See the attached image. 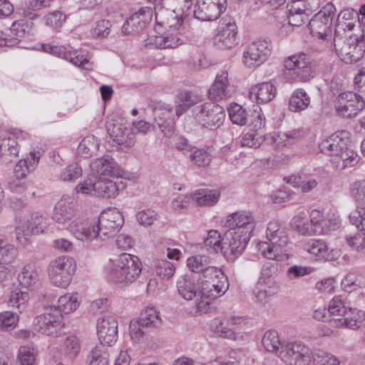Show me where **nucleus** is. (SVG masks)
<instances>
[{
    "label": "nucleus",
    "instance_id": "nucleus-12",
    "mask_svg": "<svg viewBox=\"0 0 365 365\" xmlns=\"http://www.w3.org/2000/svg\"><path fill=\"white\" fill-rule=\"evenodd\" d=\"M124 219L121 212L115 207L104 210L99 216L96 230L98 238L105 240L115 235L122 225Z\"/></svg>",
    "mask_w": 365,
    "mask_h": 365
},
{
    "label": "nucleus",
    "instance_id": "nucleus-18",
    "mask_svg": "<svg viewBox=\"0 0 365 365\" xmlns=\"http://www.w3.org/2000/svg\"><path fill=\"white\" fill-rule=\"evenodd\" d=\"M227 0H197L193 14L202 21L216 20L227 9Z\"/></svg>",
    "mask_w": 365,
    "mask_h": 365
},
{
    "label": "nucleus",
    "instance_id": "nucleus-44",
    "mask_svg": "<svg viewBox=\"0 0 365 365\" xmlns=\"http://www.w3.org/2000/svg\"><path fill=\"white\" fill-rule=\"evenodd\" d=\"M178 293L186 300L196 298L200 300V292L197 294L195 284L189 279L182 277L177 282Z\"/></svg>",
    "mask_w": 365,
    "mask_h": 365
},
{
    "label": "nucleus",
    "instance_id": "nucleus-37",
    "mask_svg": "<svg viewBox=\"0 0 365 365\" xmlns=\"http://www.w3.org/2000/svg\"><path fill=\"white\" fill-rule=\"evenodd\" d=\"M192 200L202 207H211L217 203L220 192L217 190L199 189L192 193Z\"/></svg>",
    "mask_w": 365,
    "mask_h": 365
},
{
    "label": "nucleus",
    "instance_id": "nucleus-7",
    "mask_svg": "<svg viewBox=\"0 0 365 365\" xmlns=\"http://www.w3.org/2000/svg\"><path fill=\"white\" fill-rule=\"evenodd\" d=\"M76 268L73 258L68 256L58 257L50 262L48 275L55 286L66 288L70 284Z\"/></svg>",
    "mask_w": 365,
    "mask_h": 365
},
{
    "label": "nucleus",
    "instance_id": "nucleus-9",
    "mask_svg": "<svg viewBox=\"0 0 365 365\" xmlns=\"http://www.w3.org/2000/svg\"><path fill=\"white\" fill-rule=\"evenodd\" d=\"M335 49L339 57L345 63H352L359 61L365 52V43L356 36L349 38L334 39Z\"/></svg>",
    "mask_w": 365,
    "mask_h": 365
},
{
    "label": "nucleus",
    "instance_id": "nucleus-41",
    "mask_svg": "<svg viewBox=\"0 0 365 365\" xmlns=\"http://www.w3.org/2000/svg\"><path fill=\"white\" fill-rule=\"evenodd\" d=\"M29 296L26 292L16 288L11 292L7 302L9 307L16 309L19 313L24 312L27 307Z\"/></svg>",
    "mask_w": 365,
    "mask_h": 365
},
{
    "label": "nucleus",
    "instance_id": "nucleus-26",
    "mask_svg": "<svg viewBox=\"0 0 365 365\" xmlns=\"http://www.w3.org/2000/svg\"><path fill=\"white\" fill-rule=\"evenodd\" d=\"M76 205L71 197L63 196L56 204L52 219L66 226L76 215Z\"/></svg>",
    "mask_w": 365,
    "mask_h": 365
},
{
    "label": "nucleus",
    "instance_id": "nucleus-39",
    "mask_svg": "<svg viewBox=\"0 0 365 365\" xmlns=\"http://www.w3.org/2000/svg\"><path fill=\"white\" fill-rule=\"evenodd\" d=\"M288 7L287 20L289 25L300 26L308 21L309 15L303 11L300 0H292V2L288 4Z\"/></svg>",
    "mask_w": 365,
    "mask_h": 365
},
{
    "label": "nucleus",
    "instance_id": "nucleus-35",
    "mask_svg": "<svg viewBox=\"0 0 365 365\" xmlns=\"http://www.w3.org/2000/svg\"><path fill=\"white\" fill-rule=\"evenodd\" d=\"M96 186V196L106 198H115L118 195L120 190L125 187L122 181L118 182L111 180L98 178Z\"/></svg>",
    "mask_w": 365,
    "mask_h": 365
},
{
    "label": "nucleus",
    "instance_id": "nucleus-23",
    "mask_svg": "<svg viewBox=\"0 0 365 365\" xmlns=\"http://www.w3.org/2000/svg\"><path fill=\"white\" fill-rule=\"evenodd\" d=\"M152 16V8H141L126 20L122 26V31L127 35L138 33L150 22Z\"/></svg>",
    "mask_w": 365,
    "mask_h": 365
},
{
    "label": "nucleus",
    "instance_id": "nucleus-58",
    "mask_svg": "<svg viewBox=\"0 0 365 365\" xmlns=\"http://www.w3.org/2000/svg\"><path fill=\"white\" fill-rule=\"evenodd\" d=\"M222 241L223 236L221 237L218 231L211 230L208 232L204 242L206 247L212 249L215 253L220 252L223 254Z\"/></svg>",
    "mask_w": 365,
    "mask_h": 365
},
{
    "label": "nucleus",
    "instance_id": "nucleus-31",
    "mask_svg": "<svg viewBox=\"0 0 365 365\" xmlns=\"http://www.w3.org/2000/svg\"><path fill=\"white\" fill-rule=\"evenodd\" d=\"M276 95V88L270 82H263L252 86L249 91L250 100L257 103H267Z\"/></svg>",
    "mask_w": 365,
    "mask_h": 365
},
{
    "label": "nucleus",
    "instance_id": "nucleus-48",
    "mask_svg": "<svg viewBox=\"0 0 365 365\" xmlns=\"http://www.w3.org/2000/svg\"><path fill=\"white\" fill-rule=\"evenodd\" d=\"M169 141L168 145L172 148L182 153V155L188 157L194 146L189 143V140L182 135H170L168 137Z\"/></svg>",
    "mask_w": 365,
    "mask_h": 365
},
{
    "label": "nucleus",
    "instance_id": "nucleus-1",
    "mask_svg": "<svg viewBox=\"0 0 365 365\" xmlns=\"http://www.w3.org/2000/svg\"><path fill=\"white\" fill-rule=\"evenodd\" d=\"M306 135V130L302 128L267 135H264L262 132L249 130L242 133L240 142L242 147L258 148L264 141L275 149H281L297 143Z\"/></svg>",
    "mask_w": 365,
    "mask_h": 365
},
{
    "label": "nucleus",
    "instance_id": "nucleus-16",
    "mask_svg": "<svg viewBox=\"0 0 365 365\" xmlns=\"http://www.w3.org/2000/svg\"><path fill=\"white\" fill-rule=\"evenodd\" d=\"M28 133L21 130L14 129L8 136L1 139L0 143V160L2 163L9 164L15 162L19 153L18 140L28 138Z\"/></svg>",
    "mask_w": 365,
    "mask_h": 365
},
{
    "label": "nucleus",
    "instance_id": "nucleus-19",
    "mask_svg": "<svg viewBox=\"0 0 365 365\" xmlns=\"http://www.w3.org/2000/svg\"><path fill=\"white\" fill-rule=\"evenodd\" d=\"M309 222L300 216L294 217L292 224L302 235H324V219L322 213L317 210H313L309 215Z\"/></svg>",
    "mask_w": 365,
    "mask_h": 365
},
{
    "label": "nucleus",
    "instance_id": "nucleus-55",
    "mask_svg": "<svg viewBox=\"0 0 365 365\" xmlns=\"http://www.w3.org/2000/svg\"><path fill=\"white\" fill-rule=\"evenodd\" d=\"M175 114L178 117L196 103V98L190 92H182L177 96Z\"/></svg>",
    "mask_w": 365,
    "mask_h": 365
},
{
    "label": "nucleus",
    "instance_id": "nucleus-53",
    "mask_svg": "<svg viewBox=\"0 0 365 365\" xmlns=\"http://www.w3.org/2000/svg\"><path fill=\"white\" fill-rule=\"evenodd\" d=\"M79 306L78 298L75 294L70 293L66 294L58 298V307H56L60 313L62 314H70L75 311Z\"/></svg>",
    "mask_w": 365,
    "mask_h": 365
},
{
    "label": "nucleus",
    "instance_id": "nucleus-50",
    "mask_svg": "<svg viewBox=\"0 0 365 365\" xmlns=\"http://www.w3.org/2000/svg\"><path fill=\"white\" fill-rule=\"evenodd\" d=\"M240 322L238 317L225 319L216 327V333L222 338L234 339L235 334L234 327Z\"/></svg>",
    "mask_w": 365,
    "mask_h": 365
},
{
    "label": "nucleus",
    "instance_id": "nucleus-36",
    "mask_svg": "<svg viewBox=\"0 0 365 365\" xmlns=\"http://www.w3.org/2000/svg\"><path fill=\"white\" fill-rule=\"evenodd\" d=\"M40 158L39 153L31 152L29 157L19 160L14 167V175L16 179L25 178L29 173L34 170Z\"/></svg>",
    "mask_w": 365,
    "mask_h": 365
},
{
    "label": "nucleus",
    "instance_id": "nucleus-10",
    "mask_svg": "<svg viewBox=\"0 0 365 365\" xmlns=\"http://www.w3.org/2000/svg\"><path fill=\"white\" fill-rule=\"evenodd\" d=\"M336 8L331 3H327L309 21V29L313 36L327 39L331 35L332 20L335 16Z\"/></svg>",
    "mask_w": 365,
    "mask_h": 365
},
{
    "label": "nucleus",
    "instance_id": "nucleus-47",
    "mask_svg": "<svg viewBox=\"0 0 365 365\" xmlns=\"http://www.w3.org/2000/svg\"><path fill=\"white\" fill-rule=\"evenodd\" d=\"M339 160L336 162V167L340 170L351 168L356 165L360 159L356 152L346 147L337 156Z\"/></svg>",
    "mask_w": 365,
    "mask_h": 365
},
{
    "label": "nucleus",
    "instance_id": "nucleus-30",
    "mask_svg": "<svg viewBox=\"0 0 365 365\" xmlns=\"http://www.w3.org/2000/svg\"><path fill=\"white\" fill-rule=\"evenodd\" d=\"M107 130L113 141L118 145L130 148L135 143V135L122 123H111L107 126Z\"/></svg>",
    "mask_w": 365,
    "mask_h": 365
},
{
    "label": "nucleus",
    "instance_id": "nucleus-54",
    "mask_svg": "<svg viewBox=\"0 0 365 365\" xmlns=\"http://www.w3.org/2000/svg\"><path fill=\"white\" fill-rule=\"evenodd\" d=\"M108 353L103 346H96L88 355V365H108Z\"/></svg>",
    "mask_w": 365,
    "mask_h": 365
},
{
    "label": "nucleus",
    "instance_id": "nucleus-14",
    "mask_svg": "<svg viewBox=\"0 0 365 365\" xmlns=\"http://www.w3.org/2000/svg\"><path fill=\"white\" fill-rule=\"evenodd\" d=\"M279 357L287 365H308L312 359V351L301 342H289L282 346Z\"/></svg>",
    "mask_w": 365,
    "mask_h": 365
},
{
    "label": "nucleus",
    "instance_id": "nucleus-21",
    "mask_svg": "<svg viewBox=\"0 0 365 365\" xmlns=\"http://www.w3.org/2000/svg\"><path fill=\"white\" fill-rule=\"evenodd\" d=\"M154 121L165 137H170L175 129L173 121V106L162 102L154 103Z\"/></svg>",
    "mask_w": 365,
    "mask_h": 365
},
{
    "label": "nucleus",
    "instance_id": "nucleus-49",
    "mask_svg": "<svg viewBox=\"0 0 365 365\" xmlns=\"http://www.w3.org/2000/svg\"><path fill=\"white\" fill-rule=\"evenodd\" d=\"M99 145L98 140L94 135H87L80 143L78 152L83 158H89L98 151Z\"/></svg>",
    "mask_w": 365,
    "mask_h": 365
},
{
    "label": "nucleus",
    "instance_id": "nucleus-5",
    "mask_svg": "<svg viewBox=\"0 0 365 365\" xmlns=\"http://www.w3.org/2000/svg\"><path fill=\"white\" fill-rule=\"evenodd\" d=\"M284 64L286 76L292 82H308L314 77L312 60L305 53L299 52L289 56Z\"/></svg>",
    "mask_w": 365,
    "mask_h": 365
},
{
    "label": "nucleus",
    "instance_id": "nucleus-43",
    "mask_svg": "<svg viewBox=\"0 0 365 365\" xmlns=\"http://www.w3.org/2000/svg\"><path fill=\"white\" fill-rule=\"evenodd\" d=\"M262 343L267 351L276 353L278 356L282 346L285 345L280 341L278 332L273 329L268 330L264 334Z\"/></svg>",
    "mask_w": 365,
    "mask_h": 365
},
{
    "label": "nucleus",
    "instance_id": "nucleus-15",
    "mask_svg": "<svg viewBox=\"0 0 365 365\" xmlns=\"http://www.w3.org/2000/svg\"><path fill=\"white\" fill-rule=\"evenodd\" d=\"M365 102L361 96L352 91L340 93L335 102L337 114L344 118H352L362 110Z\"/></svg>",
    "mask_w": 365,
    "mask_h": 365
},
{
    "label": "nucleus",
    "instance_id": "nucleus-56",
    "mask_svg": "<svg viewBox=\"0 0 365 365\" xmlns=\"http://www.w3.org/2000/svg\"><path fill=\"white\" fill-rule=\"evenodd\" d=\"M312 359L314 365H339V360L333 354L323 350L312 351Z\"/></svg>",
    "mask_w": 365,
    "mask_h": 365
},
{
    "label": "nucleus",
    "instance_id": "nucleus-29",
    "mask_svg": "<svg viewBox=\"0 0 365 365\" xmlns=\"http://www.w3.org/2000/svg\"><path fill=\"white\" fill-rule=\"evenodd\" d=\"M93 172L101 175L110 177H120L122 170L113 158L109 155H103L100 158L93 160L91 163Z\"/></svg>",
    "mask_w": 365,
    "mask_h": 365
},
{
    "label": "nucleus",
    "instance_id": "nucleus-27",
    "mask_svg": "<svg viewBox=\"0 0 365 365\" xmlns=\"http://www.w3.org/2000/svg\"><path fill=\"white\" fill-rule=\"evenodd\" d=\"M364 320V312L355 308H348L341 318L330 319L329 322L335 327L356 329L361 326Z\"/></svg>",
    "mask_w": 365,
    "mask_h": 365
},
{
    "label": "nucleus",
    "instance_id": "nucleus-61",
    "mask_svg": "<svg viewBox=\"0 0 365 365\" xmlns=\"http://www.w3.org/2000/svg\"><path fill=\"white\" fill-rule=\"evenodd\" d=\"M111 28V23L107 19H101L96 21L92 27L91 36L96 39H101L107 37Z\"/></svg>",
    "mask_w": 365,
    "mask_h": 365
},
{
    "label": "nucleus",
    "instance_id": "nucleus-40",
    "mask_svg": "<svg viewBox=\"0 0 365 365\" xmlns=\"http://www.w3.org/2000/svg\"><path fill=\"white\" fill-rule=\"evenodd\" d=\"M212 152V149L210 147L198 148L194 146V149L192 150L188 158L193 165L204 168L208 166L211 163Z\"/></svg>",
    "mask_w": 365,
    "mask_h": 365
},
{
    "label": "nucleus",
    "instance_id": "nucleus-63",
    "mask_svg": "<svg viewBox=\"0 0 365 365\" xmlns=\"http://www.w3.org/2000/svg\"><path fill=\"white\" fill-rule=\"evenodd\" d=\"M81 344L75 335L67 336L64 341V353L71 359H75L79 354Z\"/></svg>",
    "mask_w": 365,
    "mask_h": 365
},
{
    "label": "nucleus",
    "instance_id": "nucleus-62",
    "mask_svg": "<svg viewBox=\"0 0 365 365\" xmlns=\"http://www.w3.org/2000/svg\"><path fill=\"white\" fill-rule=\"evenodd\" d=\"M46 26L58 29L63 26L66 20V16L60 11H53L48 13L43 17Z\"/></svg>",
    "mask_w": 365,
    "mask_h": 365
},
{
    "label": "nucleus",
    "instance_id": "nucleus-22",
    "mask_svg": "<svg viewBox=\"0 0 365 365\" xmlns=\"http://www.w3.org/2000/svg\"><path fill=\"white\" fill-rule=\"evenodd\" d=\"M350 133L345 130H338L329 138L324 139L319 148L322 153L336 157L344 149L346 148L349 142Z\"/></svg>",
    "mask_w": 365,
    "mask_h": 365
},
{
    "label": "nucleus",
    "instance_id": "nucleus-32",
    "mask_svg": "<svg viewBox=\"0 0 365 365\" xmlns=\"http://www.w3.org/2000/svg\"><path fill=\"white\" fill-rule=\"evenodd\" d=\"M66 225V229L77 239L91 242L97 239L99 234L97 233L94 226H86L83 222L78 220H71Z\"/></svg>",
    "mask_w": 365,
    "mask_h": 365
},
{
    "label": "nucleus",
    "instance_id": "nucleus-42",
    "mask_svg": "<svg viewBox=\"0 0 365 365\" xmlns=\"http://www.w3.org/2000/svg\"><path fill=\"white\" fill-rule=\"evenodd\" d=\"M310 103V98L303 89H297L292 94L289 108L292 112H299L305 110Z\"/></svg>",
    "mask_w": 365,
    "mask_h": 365
},
{
    "label": "nucleus",
    "instance_id": "nucleus-33",
    "mask_svg": "<svg viewBox=\"0 0 365 365\" xmlns=\"http://www.w3.org/2000/svg\"><path fill=\"white\" fill-rule=\"evenodd\" d=\"M157 24L168 30H179L183 20L182 17L175 14L174 11L160 8L155 12Z\"/></svg>",
    "mask_w": 365,
    "mask_h": 365
},
{
    "label": "nucleus",
    "instance_id": "nucleus-11",
    "mask_svg": "<svg viewBox=\"0 0 365 365\" xmlns=\"http://www.w3.org/2000/svg\"><path fill=\"white\" fill-rule=\"evenodd\" d=\"M63 323V314L54 306L45 307V312L34 320V328L36 331L48 336L56 335Z\"/></svg>",
    "mask_w": 365,
    "mask_h": 365
},
{
    "label": "nucleus",
    "instance_id": "nucleus-60",
    "mask_svg": "<svg viewBox=\"0 0 365 365\" xmlns=\"http://www.w3.org/2000/svg\"><path fill=\"white\" fill-rule=\"evenodd\" d=\"M228 113L230 118L233 123L239 125H243L247 123V112L240 105L237 103L231 104L228 108Z\"/></svg>",
    "mask_w": 365,
    "mask_h": 365
},
{
    "label": "nucleus",
    "instance_id": "nucleus-46",
    "mask_svg": "<svg viewBox=\"0 0 365 365\" xmlns=\"http://www.w3.org/2000/svg\"><path fill=\"white\" fill-rule=\"evenodd\" d=\"M53 1L54 0H26L23 15L31 20L36 19L38 17L36 11L51 6Z\"/></svg>",
    "mask_w": 365,
    "mask_h": 365
},
{
    "label": "nucleus",
    "instance_id": "nucleus-8",
    "mask_svg": "<svg viewBox=\"0 0 365 365\" xmlns=\"http://www.w3.org/2000/svg\"><path fill=\"white\" fill-rule=\"evenodd\" d=\"M194 113L197 121L204 128L210 130L220 128L225 119L224 108L214 102L197 106Z\"/></svg>",
    "mask_w": 365,
    "mask_h": 365
},
{
    "label": "nucleus",
    "instance_id": "nucleus-17",
    "mask_svg": "<svg viewBox=\"0 0 365 365\" xmlns=\"http://www.w3.org/2000/svg\"><path fill=\"white\" fill-rule=\"evenodd\" d=\"M251 237L235 230H228L223 235V255L229 261H234L245 249Z\"/></svg>",
    "mask_w": 365,
    "mask_h": 365
},
{
    "label": "nucleus",
    "instance_id": "nucleus-4",
    "mask_svg": "<svg viewBox=\"0 0 365 365\" xmlns=\"http://www.w3.org/2000/svg\"><path fill=\"white\" fill-rule=\"evenodd\" d=\"M266 237L268 242H259L257 245L258 252L269 259L277 261L283 259V255L279 250L290 243L287 228L278 221H271L267 227Z\"/></svg>",
    "mask_w": 365,
    "mask_h": 365
},
{
    "label": "nucleus",
    "instance_id": "nucleus-24",
    "mask_svg": "<svg viewBox=\"0 0 365 365\" xmlns=\"http://www.w3.org/2000/svg\"><path fill=\"white\" fill-rule=\"evenodd\" d=\"M237 34L235 19L230 16L225 17L216 36L217 45L222 49L234 47L237 44Z\"/></svg>",
    "mask_w": 365,
    "mask_h": 365
},
{
    "label": "nucleus",
    "instance_id": "nucleus-6",
    "mask_svg": "<svg viewBox=\"0 0 365 365\" xmlns=\"http://www.w3.org/2000/svg\"><path fill=\"white\" fill-rule=\"evenodd\" d=\"M16 221V238L21 245H27L31 235H38L44 231L45 217L38 212H33L28 216L19 215Z\"/></svg>",
    "mask_w": 365,
    "mask_h": 365
},
{
    "label": "nucleus",
    "instance_id": "nucleus-28",
    "mask_svg": "<svg viewBox=\"0 0 365 365\" xmlns=\"http://www.w3.org/2000/svg\"><path fill=\"white\" fill-rule=\"evenodd\" d=\"M41 47L43 51L62 58L76 66L83 67L88 63V60L83 56L78 55L77 51H66V48L63 46L44 43L42 44Z\"/></svg>",
    "mask_w": 365,
    "mask_h": 365
},
{
    "label": "nucleus",
    "instance_id": "nucleus-20",
    "mask_svg": "<svg viewBox=\"0 0 365 365\" xmlns=\"http://www.w3.org/2000/svg\"><path fill=\"white\" fill-rule=\"evenodd\" d=\"M257 225V221L250 212H236L229 215L225 227L247 236L251 237Z\"/></svg>",
    "mask_w": 365,
    "mask_h": 365
},
{
    "label": "nucleus",
    "instance_id": "nucleus-51",
    "mask_svg": "<svg viewBox=\"0 0 365 365\" xmlns=\"http://www.w3.org/2000/svg\"><path fill=\"white\" fill-rule=\"evenodd\" d=\"M304 249L307 252L318 257L319 259H327L328 247L324 240H310L304 245Z\"/></svg>",
    "mask_w": 365,
    "mask_h": 365
},
{
    "label": "nucleus",
    "instance_id": "nucleus-34",
    "mask_svg": "<svg viewBox=\"0 0 365 365\" xmlns=\"http://www.w3.org/2000/svg\"><path fill=\"white\" fill-rule=\"evenodd\" d=\"M229 86L227 71H220L217 74L215 81L209 89L208 95L210 98L217 100L227 98L229 96Z\"/></svg>",
    "mask_w": 365,
    "mask_h": 365
},
{
    "label": "nucleus",
    "instance_id": "nucleus-52",
    "mask_svg": "<svg viewBox=\"0 0 365 365\" xmlns=\"http://www.w3.org/2000/svg\"><path fill=\"white\" fill-rule=\"evenodd\" d=\"M154 271L157 276L163 279L171 278L175 272V265L173 262L165 259H158L154 265Z\"/></svg>",
    "mask_w": 365,
    "mask_h": 365
},
{
    "label": "nucleus",
    "instance_id": "nucleus-64",
    "mask_svg": "<svg viewBox=\"0 0 365 365\" xmlns=\"http://www.w3.org/2000/svg\"><path fill=\"white\" fill-rule=\"evenodd\" d=\"M129 331L130 337L135 342H140L142 341L144 336L150 331V330L145 326H143L138 319L130 322Z\"/></svg>",
    "mask_w": 365,
    "mask_h": 365
},
{
    "label": "nucleus",
    "instance_id": "nucleus-2",
    "mask_svg": "<svg viewBox=\"0 0 365 365\" xmlns=\"http://www.w3.org/2000/svg\"><path fill=\"white\" fill-rule=\"evenodd\" d=\"M200 300L197 299V308L200 312H207L212 299L224 294L229 288L227 276L216 267H209L200 277Z\"/></svg>",
    "mask_w": 365,
    "mask_h": 365
},
{
    "label": "nucleus",
    "instance_id": "nucleus-13",
    "mask_svg": "<svg viewBox=\"0 0 365 365\" xmlns=\"http://www.w3.org/2000/svg\"><path fill=\"white\" fill-rule=\"evenodd\" d=\"M271 52L270 41L265 39L255 41L246 47L243 53V63L248 68H256L268 59Z\"/></svg>",
    "mask_w": 365,
    "mask_h": 365
},
{
    "label": "nucleus",
    "instance_id": "nucleus-45",
    "mask_svg": "<svg viewBox=\"0 0 365 365\" xmlns=\"http://www.w3.org/2000/svg\"><path fill=\"white\" fill-rule=\"evenodd\" d=\"M143 326L150 331L161 324L160 313L154 307H147L140 314L138 319Z\"/></svg>",
    "mask_w": 365,
    "mask_h": 365
},
{
    "label": "nucleus",
    "instance_id": "nucleus-38",
    "mask_svg": "<svg viewBox=\"0 0 365 365\" xmlns=\"http://www.w3.org/2000/svg\"><path fill=\"white\" fill-rule=\"evenodd\" d=\"M18 280L22 287L34 289L40 284L39 274L32 265L25 266L18 275Z\"/></svg>",
    "mask_w": 365,
    "mask_h": 365
},
{
    "label": "nucleus",
    "instance_id": "nucleus-25",
    "mask_svg": "<svg viewBox=\"0 0 365 365\" xmlns=\"http://www.w3.org/2000/svg\"><path fill=\"white\" fill-rule=\"evenodd\" d=\"M96 329L101 345L111 346L117 341L118 322L114 317L108 316L99 318Z\"/></svg>",
    "mask_w": 365,
    "mask_h": 365
},
{
    "label": "nucleus",
    "instance_id": "nucleus-59",
    "mask_svg": "<svg viewBox=\"0 0 365 365\" xmlns=\"http://www.w3.org/2000/svg\"><path fill=\"white\" fill-rule=\"evenodd\" d=\"M359 13L352 9H345L342 10L338 15L337 22L338 26L342 27L346 26L349 30H352L355 26L354 19L358 17ZM344 29V28H343Z\"/></svg>",
    "mask_w": 365,
    "mask_h": 365
},
{
    "label": "nucleus",
    "instance_id": "nucleus-57",
    "mask_svg": "<svg viewBox=\"0 0 365 365\" xmlns=\"http://www.w3.org/2000/svg\"><path fill=\"white\" fill-rule=\"evenodd\" d=\"M18 255L17 248L6 239L0 244V261L4 263L13 262Z\"/></svg>",
    "mask_w": 365,
    "mask_h": 365
},
{
    "label": "nucleus",
    "instance_id": "nucleus-3",
    "mask_svg": "<svg viewBox=\"0 0 365 365\" xmlns=\"http://www.w3.org/2000/svg\"><path fill=\"white\" fill-rule=\"evenodd\" d=\"M142 271L140 259L133 255L122 253L106 269L108 279L113 283L128 285L135 282Z\"/></svg>",
    "mask_w": 365,
    "mask_h": 365
}]
</instances>
